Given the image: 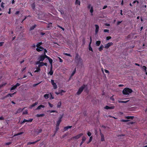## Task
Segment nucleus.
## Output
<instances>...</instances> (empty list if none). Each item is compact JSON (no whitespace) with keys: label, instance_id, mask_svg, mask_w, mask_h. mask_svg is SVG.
I'll return each mask as SVG.
<instances>
[{"label":"nucleus","instance_id":"1","mask_svg":"<svg viewBox=\"0 0 147 147\" xmlns=\"http://www.w3.org/2000/svg\"><path fill=\"white\" fill-rule=\"evenodd\" d=\"M132 90L128 88H125L123 90V93L124 95H128L133 92Z\"/></svg>","mask_w":147,"mask_h":147},{"label":"nucleus","instance_id":"2","mask_svg":"<svg viewBox=\"0 0 147 147\" xmlns=\"http://www.w3.org/2000/svg\"><path fill=\"white\" fill-rule=\"evenodd\" d=\"M87 86V85L83 84L78 89V91L77 92L76 94L78 95L80 94L83 91L84 89L85 88V87Z\"/></svg>","mask_w":147,"mask_h":147},{"label":"nucleus","instance_id":"3","mask_svg":"<svg viewBox=\"0 0 147 147\" xmlns=\"http://www.w3.org/2000/svg\"><path fill=\"white\" fill-rule=\"evenodd\" d=\"M75 59L78 64H79L80 62H82V59L79 55L78 53H76L75 57Z\"/></svg>","mask_w":147,"mask_h":147},{"label":"nucleus","instance_id":"4","mask_svg":"<svg viewBox=\"0 0 147 147\" xmlns=\"http://www.w3.org/2000/svg\"><path fill=\"white\" fill-rule=\"evenodd\" d=\"M47 56L46 55L45 53L44 55L40 56V57L38 58V60L39 61H42L45 59V58H47Z\"/></svg>","mask_w":147,"mask_h":147},{"label":"nucleus","instance_id":"5","mask_svg":"<svg viewBox=\"0 0 147 147\" xmlns=\"http://www.w3.org/2000/svg\"><path fill=\"white\" fill-rule=\"evenodd\" d=\"M63 117V115H60L59 118L58 120L57 121L56 125H59L62 121V119Z\"/></svg>","mask_w":147,"mask_h":147},{"label":"nucleus","instance_id":"6","mask_svg":"<svg viewBox=\"0 0 147 147\" xmlns=\"http://www.w3.org/2000/svg\"><path fill=\"white\" fill-rule=\"evenodd\" d=\"M51 82L52 85L53 86V88L55 89H57V85L56 83L54 82V80H51Z\"/></svg>","mask_w":147,"mask_h":147},{"label":"nucleus","instance_id":"7","mask_svg":"<svg viewBox=\"0 0 147 147\" xmlns=\"http://www.w3.org/2000/svg\"><path fill=\"white\" fill-rule=\"evenodd\" d=\"M113 44L112 42H109L105 45V48L106 49L109 48Z\"/></svg>","mask_w":147,"mask_h":147},{"label":"nucleus","instance_id":"8","mask_svg":"<svg viewBox=\"0 0 147 147\" xmlns=\"http://www.w3.org/2000/svg\"><path fill=\"white\" fill-rule=\"evenodd\" d=\"M83 134L82 133L80 134H78L76 136H75L71 138V139H79L80 137H81L82 135H83Z\"/></svg>","mask_w":147,"mask_h":147},{"label":"nucleus","instance_id":"9","mask_svg":"<svg viewBox=\"0 0 147 147\" xmlns=\"http://www.w3.org/2000/svg\"><path fill=\"white\" fill-rule=\"evenodd\" d=\"M90 41L89 45V51H91L92 52L93 50L92 48L91 47V44L92 42V38L91 36H90Z\"/></svg>","mask_w":147,"mask_h":147},{"label":"nucleus","instance_id":"10","mask_svg":"<svg viewBox=\"0 0 147 147\" xmlns=\"http://www.w3.org/2000/svg\"><path fill=\"white\" fill-rule=\"evenodd\" d=\"M115 108V106H112L111 107H109L108 106L106 105L104 107V109H114Z\"/></svg>","mask_w":147,"mask_h":147},{"label":"nucleus","instance_id":"11","mask_svg":"<svg viewBox=\"0 0 147 147\" xmlns=\"http://www.w3.org/2000/svg\"><path fill=\"white\" fill-rule=\"evenodd\" d=\"M44 49V48L41 46L39 47L36 48V50L38 52L41 51L42 50Z\"/></svg>","mask_w":147,"mask_h":147},{"label":"nucleus","instance_id":"12","mask_svg":"<svg viewBox=\"0 0 147 147\" xmlns=\"http://www.w3.org/2000/svg\"><path fill=\"white\" fill-rule=\"evenodd\" d=\"M47 58L49 60V62L51 65V67H52V63H53V60L51 58L47 56Z\"/></svg>","mask_w":147,"mask_h":147},{"label":"nucleus","instance_id":"13","mask_svg":"<svg viewBox=\"0 0 147 147\" xmlns=\"http://www.w3.org/2000/svg\"><path fill=\"white\" fill-rule=\"evenodd\" d=\"M95 26L96 27L95 33L96 34H97L98 31V30L99 29V27L98 26V25L97 24H95Z\"/></svg>","mask_w":147,"mask_h":147},{"label":"nucleus","instance_id":"14","mask_svg":"<svg viewBox=\"0 0 147 147\" xmlns=\"http://www.w3.org/2000/svg\"><path fill=\"white\" fill-rule=\"evenodd\" d=\"M72 127V126H68L65 127L64 128V131H66L68 130L69 128H71Z\"/></svg>","mask_w":147,"mask_h":147},{"label":"nucleus","instance_id":"15","mask_svg":"<svg viewBox=\"0 0 147 147\" xmlns=\"http://www.w3.org/2000/svg\"><path fill=\"white\" fill-rule=\"evenodd\" d=\"M45 106L44 105H40L38 106L36 109V110H39L41 109V108H45Z\"/></svg>","mask_w":147,"mask_h":147},{"label":"nucleus","instance_id":"16","mask_svg":"<svg viewBox=\"0 0 147 147\" xmlns=\"http://www.w3.org/2000/svg\"><path fill=\"white\" fill-rule=\"evenodd\" d=\"M40 140H38L36 141L32 142H28L27 143L28 145H30L31 144H34L39 141Z\"/></svg>","mask_w":147,"mask_h":147},{"label":"nucleus","instance_id":"17","mask_svg":"<svg viewBox=\"0 0 147 147\" xmlns=\"http://www.w3.org/2000/svg\"><path fill=\"white\" fill-rule=\"evenodd\" d=\"M25 108L24 107L23 109L20 108H19L17 111V113H20Z\"/></svg>","mask_w":147,"mask_h":147},{"label":"nucleus","instance_id":"18","mask_svg":"<svg viewBox=\"0 0 147 147\" xmlns=\"http://www.w3.org/2000/svg\"><path fill=\"white\" fill-rule=\"evenodd\" d=\"M42 131V130L41 129H37L36 131V132L37 134H39L41 133Z\"/></svg>","mask_w":147,"mask_h":147},{"label":"nucleus","instance_id":"19","mask_svg":"<svg viewBox=\"0 0 147 147\" xmlns=\"http://www.w3.org/2000/svg\"><path fill=\"white\" fill-rule=\"evenodd\" d=\"M36 26V24H34V26L31 27L30 28V30L31 31L34 29Z\"/></svg>","mask_w":147,"mask_h":147},{"label":"nucleus","instance_id":"20","mask_svg":"<svg viewBox=\"0 0 147 147\" xmlns=\"http://www.w3.org/2000/svg\"><path fill=\"white\" fill-rule=\"evenodd\" d=\"M36 70L34 71L35 73L38 72L40 70V68L38 66L36 68Z\"/></svg>","mask_w":147,"mask_h":147},{"label":"nucleus","instance_id":"21","mask_svg":"<svg viewBox=\"0 0 147 147\" xmlns=\"http://www.w3.org/2000/svg\"><path fill=\"white\" fill-rule=\"evenodd\" d=\"M53 71L52 70V67H51V69L49 72V74L50 75H52L53 74Z\"/></svg>","mask_w":147,"mask_h":147},{"label":"nucleus","instance_id":"22","mask_svg":"<svg viewBox=\"0 0 147 147\" xmlns=\"http://www.w3.org/2000/svg\"><path fill=\"white\" fill-rule=\"evenodd\" d=\"M101 43V41L100 40H98L96 41V45L97 46H99Z\"/></svg>","mask_w":147,"mask_h":147},{"label":"nucleus","instance_id":"23","mask_svg":"<svg viewBox=\"0 0 147 147\" xmlns=\"http://www.w3.org/2000/svg\"><path fill=\"white\" fill-rule=\"evenodd\" d=\"M104 48V46L102 45H101L100 47L99 48L98 50L100 51H101Z\"/></svg>","mask_w":147,"mask_h":147},{"label":"nucleus","instance_id":"24","mask_svg":"<svg viewBox=\"0 0 147 147\" xmlns=\"http://www.w3.org/2000/svg\"><path fill=\"white\" fill-rule=\"evenodd\" d=\"M101 141H105V138L104 137V135L103 134H101Z\"/></svg>","mask_w":147,"mask_h":147},{"label":"nucleus","instance_id":"25","mask_svg":"<svg viewBox=\"0 0 147 147\" xmlns=\"http://www.w3.org/2000/svg\"><path fill=\"white\" fill-rule=\"evenodd\" d=\"M134 118V116H127L125 117V118L127 119H133Z\"/></svg>","mask_w":147,"mask_h":147},{"label":"nucleus","instance_id":"26","mask_svg":"<svg viewBox=\"0 0 147 147\" xmlns=\"http://www.w3.org/2000/svg\"><path fill=\"white\" fill-rule=\"evenodd\" d=\"M59 93H60V94L61 95H63L62 94V92L65 93L66 92L65 91L63 90H59Z\"/></svg>","mask_w":147,"mask_h":147},{"label":"nucleus","instance_id":"27","mask_svg":"<svg viewBox=\"0 0 147 147\" xmlns=\"http://www.w3.org/2000/svg\"><path fill=\"white\" fill-rule=\"evenodd\" d=\"M42 42H40L38 43L36 45V47H37V48L38 47H39L41 46L40 45H42Z\"/></svg>","mask_w":147,"mask_h":147},{"label":"nucleus","instance_id":"28","mask_svg":"<svg viewBox=\"0 0 147 147\" xmlns=\"http://www.w3.org/2000/svg\"><path fill=\"white\" fill-rule=\"evenodd\" d=\"M31 6L32 9H33L34 10L35 7V3H34L32 4L31 5Z\"/></svg>","mask_w":147,"mask_h":147},{"label":"nucleus","instance_id":"29","mask_svg":"<svg viewBox=\"0 0 147 147\" xmlns=\"http://www.w3.org/2000/svg\"><path fill=\"white\" fill-rule=\"evenodd\" d=\"M45 115V114H37L36 115V117H43V116H44Z\"/></svg>","mask_w":147,"mask_h":147},{"label":"nucleus","instance_id":"30","mask_svg":"<svg viewBox=\"0 0 147 147\" xmlns=\"http://www.w3.org/2000/svg\"><path fill=\"white\" fill-rule=\"evenodd\" d=\"M49 94H46L44 95V96L45 99H47L49 98Z\"/></svg>","mask_w":147,"mask_h":147},{"label":"nucleus","instance_id":"31","mask_svg":"<svg viewBox=\"0 0 147 147\" xmlns=\"http://www.w3.org/2000/svg\"><path fill=\"white\" fill-rule=\"evenodd\" d=\"M92 138H93L92 136H90V137L89 141L87 142V144H88L90 143L91 142L92 140Z\"/></svg>","mask_w":147,"mask_h":147},{"label":"nucleus","instance_id":"32","mask_svg":"<svg viewBox=\"0 0 147 147\" xmlns=\"http://www.w3.org/2000/svg\"><path fill=\"white\" fill-rule=\"evenodd\" d=\"M75 3L76 5H80V1L78 0H76Z\"/></svg>","mask_w":147,"mask_h":147},{"label":"nucleus","instance_id":"33","mask_svg":"<svg viewBox=\"0 0 147 147\" xmlns=\"http://www.w3.org/2000/svg\"><path fill=\"white\" fill-rule=\"evenodd\" d=\"M38 104V102H35V103H34L31 106V107H34L36 105Z\"/></svg>","mask_w":147,"mask_h":147},{"label":"nucleus","instance_id":"34","mask_svg":"<svg viewBox=\"0 0 147 147\" xmlns=\"http://www.w3.org/2000/svg\"><path fill=\"white\" fill-rule=\"evenodd\" d=\"M16 88V87L15 85L13 86L11 88H10V91H11L12 90L15 89Z\"/></svg>","mask_w":147,"mask_h":147},{"label":"nucleus","instance_id":"35","mask_svg":"<svg viewBox=\"0 0 147 147\" xmlns=\"http://www.w3.org/2000/svg\"><path fill=\"white\" fill-rule=\"evenodd\" d=\"M47 112H50L51 113H57V111H56V110H53L49 111H47Z\"/></svg>","mask_w":147,"mask_h":147},{"label":"nucleus","instance_id":"36","mask_svg":"<svg viewBox=\"0 0 147 147\" xmlns=\"http://www.w3.org/2000/svg\"><path fill=\"white\" fill-rule=\"evenodd\" d=\"M142 70H144V71L145 72H146V66H143L142 67Z\"/></svg>","mask_w":147,"mask_h":147},{"label":"nucleus","instance_id":"37","mask_svg":"<svg viewBox=\"0 0 147 147\" xmlns=\"http://www.w3.org/2000/svg\"><path fill=\"white\" fill-rule=\"evenodd\" d=\"M59 125H56V129L55 130V132H56L59 130Z\"/></svg>","mask_w":147,"mask_h":147},{"label":"nucleus","instance_id":"38","mask_svg":"<svg viewBox=\"0 0 147 147\" xmlns=\"http://www.w3.org/2000/svg\"><path fill=\"white\" fill-rule=\"evenodd\" d=\"M24 133L23 132H20V133H18V134H15L14 135V136H18V135H21V134H23V133Z\"/></svg>","mask_w":147,"mask_h":147},{"label":"nucleus","instance_id":"39","mask_svg":"<svg viewBox=\"0 0 147 147\" xmlns=\"http://www.w3.org/2000/svg\"><path fill=\"white\" fill-rule=\"evenodd\" d=\"M61 106V102H59L58 103L57 107V108H60Z\"/></svg>","mask_w":147,"mask_h":147},{"label":"nucleus","instance_id":"40","mask_svg":"<svg viewBox=\"0 0 147 147\" xmlns=\"http://www.w3.org/2000/svg\"><path fill=\"white\" fill-rule=\"evenodd\" d=\"M128 101H118V102L119 103H127Z\"/></svg>","mask_w":147,"mask_h":147},{"label":"nucleus","instance_id":"41","mask_svg":"<svg viewBox=\"0 0 147 147\" xmlns=\"http://www.w3.org/2000/svg\"><path fill=\"white\" fill-rule=\"evenodd\" d=\"M86 138L85 136H84L82 138V141L84 142L86 140Z\"/></svg>","mask_w":147,"mask_h":147},{"label":"nucleus","instance_id":"42","mask_svg":"<svg viewBox=\"0 0 147 147\" xmlns=\"http://www.w3.org/2000/svg\"><path fill=\"white\" fill-rule=\"evenodd\" d=\"M28 122V120H26V119H24V120L21 123V124H24V123L25 122Z\"/></svg>","mask_w":147,"mask_h":147},{"label":"nucleus","instance_id":"43","mask_svg":"<svg viewBox=\"0 0 147 147\" xmlns=\"http://www.w3.org/2000/svg\"><path fill=\"white\" fill-rule=\"evenodd\" d=\"M90 11L91 13V15H92V13L93 12V8L92 7H91V9H90Z\"/></svg>","mask_w":147,"mask_h":147},{"label":"nucleus","instance_id":"44","mask_svg":"<svg viewBox=\"0 0 147 147\" xmlns=\"http://www.w3.org/2000/svg\"><path fill=\"white\" fill-rule=\"evenodd\" d=\"M28 110H26L24 111H23V112L22 114L23 115L27 114H28Z\"/></svg>","mask_w":147,"mask_h":147},{"label":"nucleus","instance_id":"45","mask_svg":"<svg viewBox=\"0 0 147 147\" xmlns=\"http://www.w3.org/2000/svg\"><path fill=\"white\" fill-rule=\"evenodd\" d=\"M43 62H40L39 65H38L39 67H40L42 66L43 65Z\"/></svg>","mask_w":147,"mask_h":147},{"label":"nucleus","instance_id":"46","mask_svg":"<svg viewBox=\"0 0 147 147\" xmlns=\"http://www.w3.org/2000/svg\"><path fill=\"white\" fill-rule=\"evenodd\" d=\"M7 83H5L4 84H1L0 85V88L5 86L6 84Z\"/></svg>","mask_w":147,"mask_h":147},{"label":"nucleus","instance_id":"47","mask_svg":"<svg viewBox=\"0 0 147 147\" xmlns=\"http://www.w3.org/2000/svg\"><path fill=\"white\" fill-rule=\"evenodd\" d=\"M11 94L10 93H9L6 96V97H7L9 96H10L11 97H12L13 96V95L12 94Z\"/></svg>","mask_w":147,"mask_h":147},{"label":"nucleus","instance_id":"48","mask_svg":"<svg viewBox=\"0 0 147 147\" xmlns=\"http://www.w3.org/2000/svg\"><path fill=\"white\" fill-rule=\"evenodd\" d=\"M57 26L58 27H59V28H60L61 29H62L63 30V31L64 30H65L64 28H63L62 26H60L59 25H57Z\"/></svg>","mask_w":147,"mask_h":147},{"label":"nucleus","instance_id":"49","mask_svg":"<svg viewBox=\"0 0 147 147\" xmlns=\"http://www.w3.org/2000/svg\"><path fill=\"white\" fill-rule=\"evenodd\" d=\"M64 54L65 55H66L67 56H69V57H72V56L70 54H68V53H64Z\"/></svg>","mask_w":147,"mask_h":147},{"label":"nucleus","instance_id":"50","mask_svg":"<svg viewBox=\"0 0 147 147\" xmlns=\"http://www.w3.org/2000/svg\"><path fill=\"white\" fill-rule=\"evenodd\" d=\"M114 95L112 96H111L110 98V99L111 100H112L113 101H115V99L113 97Z\"/></svg>","mask_w":147,"mask_h":147},{"label":"nucleus","instance_id":"51","mask_svg":"<svg viewBox=\"0 0 147 147\" xmlns=\"http://www.w3.org/2000/svg\"><path fill=\"white\" fill-rule=\"evenodd\" d=\"M48 104L49 105V106L51 107H53V105L51 104L50 102H48Z\"/></svg>","mask_w":147,"mask_h":147},{"label":"nucleus","instance_id":"52","mask_svg":"<svg viewBox=\"0 0 147 147\" xmlns=\"http://www.w3.org/2000/svg\"><path fill=\"white\" fill-rule=\"evenodd\" d=\"M92 134L91 132L89 131H88L87 133V135L89 137H90Z\"/></svg>","mask_w":147,"mask_h":147},{"label":"nucleus","instance_id":"53","mask_svg":"<svg viewBox=\"0 0 147 147\" xmlns=\"http://www.w3.org/2000/svg\"><path fill=\"white\" fill-rule=\"evenodd\" d=\"M111 38V37L110 36H107L106 37V40H109Z\"/></svg>","mask_w":147,"mask_h":147},{"label":"nucleus","instance_id":"54","mask_svg":"<svg viewBox=\"0 0 147 147\" xmlns=\"http://www.w3.org/2000/svg\"><path fill=\"white\" fill-rule=\"evenodd\" d=\"M50 94L51 95V97L50 98V99H53L54 98V97L53 96L52 94L51 93H50Z\"/></svg>","mask_w":147,"mask_h":147},{"label":"nucleus","instance_id":"55","mask_svg":"<svg viewBox=\"0 0 147 147\" xmlns=\"http://www.w3.org/2000/svg\"><path fill=\"white\" fill-rule=\"evenodd\" d=\"M104 32H109V30L108 29H104Z\"/></svg>","mask_w":147,"mask_h":147},{"label":"nucleus","instance_id":"56","mask_svg":"<svg viewBox=\"0 0 147 147\" xmlns=\"http://www.w3.org/2000/svg\"><path fill=\"white\" fill-rule=\"evenodd\" d=\"M129 121L128 120H124V119H122L121 120V121L122 122H127Z\"/></svg>","mask_w":147,"mask_h":147},{"label":"nucleus","instance_id":"57","mask_svg":"<svg viewBox=\"0 0 147 147\" xmlns=\"http://www.w3.org/2000/svg\"><path fill=\"white\" fill-rule=\"evenodd\" d=\"M41 83V82H40L39 83H37V84H34L33 85V86L34 87H35L36 86L38 85L39 84H40V83Z\"/></svg>","mask_w":147,"mask_h":147},{"label":"nucleus","instance_id":"58","mask_svg":"<svg viewBox=\"0 0 147 147\" xmlns=\"http://www.w3.org/2000/svg\"><path fill=\"white\" fill-rule=\"evenodd\" d=\"M4 43V42H0V47L2 46Z\"/></svg>","mask_w":147,"mask_h":147},{"label":"nucleus","instance_id":"59","mask_svg":"<svg viewBox=\"0 0 147 147\" xmlns=\"http://www.w3.org/2000/svg\"><path fill=\"white\" fill-rule=\"evenodd\" d=\"M20 84L19 83H17L15 85L17 88L18 86L20 85Z\"/></svg>","mask_w":147,"mask_h":147},{"label":"nucleus","instance_id":"60","mask_svg":"<svg viewBox=\"0 0 147 147\" xmlns=\"http://www.w3.org/2000/svg\"><path fill=\"white\" fill-rule=\"evenodd\" d=\"M11 142H8L6 143L5 144L6 145H10V144H11Z\"/></svg>","mask_w":147,"mask_h":147},{"label":"nucleus","instance_id":"61","mask_svg":"<svg viewBox=\"0 0 147 147\" xmlns=\"http://www.w3.org/2000/svg\"><path fill=\"white\" fill-rule=\"evenodd\" d=\"M121 22H122L121 21H119L117 22V26L119 25L121 23Z\"/></svg>","mask_w":147,"mask_h":147},{"label":"nucleus","instance_id":"62","mask_svg":"<svg viewBox=\"0 0 147 147\" xmlns=\"http://www.w3.org/2000/svg\"><path fill=\"white\" fill-rule=\"evenodd\" d=\"M33 120V119H30L29 120H28V122H31Z\"/></svg>","mask_w":147,"mask_h":147},{"label":"nucleus","instance_id":"63","mask_svg":"<svg viewBox=\"0 0 147 147\" xmlns=\"http://www.w3.org/2000/svg\"><path fill=\"white\" fill-rule=\"evenodd\" d=\"M105 71L106 73H109V71L105 69Z\"/></svg>","mask_w":147,"mask_h":147},{"label":"nucleus","instance_id":"64","mask_svg":"<svg viewBox=\"0 0 147 147\" xmlns=\"http://www.w3.org/2000/svg\"><path fill=\"white\" fill-rule=\"evenodd\" d=\"M75 71H73L71 74V76H73L75 73Z\"/></svg>","mask_w":147,"mask_h":147}]
</instances>
